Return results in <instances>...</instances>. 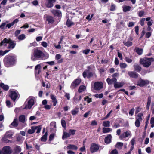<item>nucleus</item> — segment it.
Masks as SVG:
<instances>
[{"label": "nucleus", "instance_id": "obj_34", "mask_svg": "<svg viewBox=\"0 0 154 154\" xmlns=\"http://www.w3.org/2000/svg\"><path fill=\"white\" fill-rule=\"evenodd\" d=\"M46 5L48 8H51L53 6V3L48 0H46Z\"/></svg>", "mask_w": 154, "mask_h": 154}, {"label": "nucleus", "instance_id": "obj_26", "mask_svg": "<svg viewBox=\"0 0 154 154\" xmlns=\"http://www.w3.org/2000/svg\"><path fill=\"white\" fill-rule=\"evenodd\" d=\"M0 86L1 88H2L5 91H7L9 89V86L7 85H4L3 83H0Z\"/></svg>", "mask_w": 154, "mask_h": 154}, {"label": "nucleus", "instance_id": "obj_48", "mask_svg": "<svg viewBox=\"0 0 154 154\" xmlns=\"http://www.w3.org/2000/svg\"><path fill=\"white\" fill-rule=\"evenodd\" d=\"M9 22L8 21H6V22L3 23L0 26V28L1 29H5L4 27L6 25L7 23H8Z\"/></svg>", "mask_w": 154, "mask_h": 154}, {"label": "nucleus", "instance_id": "obj_36", "mask_svg": "<svg viewBox=\"0 0 154 154\" xmlns=\"http://www.w3.org/2000/svg\"><path fill=\"white\" fill-rule=\"evenodd\" d=\"M48 133L46 132L45 134L41 138V140L42 142H45L47 140Z\"/></svg>", "mask_w": 154, "mask_h": 154}, {"label": "nucleus", "instance_id": "obj_27", "mask_svg": "<svg viewBox=\"0 0 154 154\" xmlns=\"http://www.w3.org/2000/svg\"><path fill=\"white\" fill-rule=\"evenodd\" d=\"M7 137L3 136L2 139V140L6 143H11L12 141L7 139Z\"/></svg>", "mask_w": 154, "mask_h": 154}, {"label": "nucleus", "instance_id": "obj_64", "mask_svg": "<svg viewBox=\"0 0 154 154\" xmlns=\"http://www.w3.org/2000/svg\"><path fill=\"white\" fill-rule=\"evenodd\" d=\"M134 25V23L133 22H130L128 25L129 27H132Z\"/></svg>", "mask_w": 154, "mask_h": 154}, {"label": "nucleus", "instance_id": "obj_54", "mask_svg": "<svg viewBox=\"0 0 154 154\" xmlns=\"http://www.w3.org/2000/svg\"><path fill=\"white\" fill-rule=\"evenodd\" d=\"M150 124H151V127L153 128L154 127V117H152L150 120Z\"/></svg>", "mask_w": 154, "mask_h": 154}, {"label": "nucleus", "instance_id": "obj_41", "mask_svg": "<svg viewBox=\"0 0 154 154\" xmlns=\"http://www.w3.org/2000/svg\"><path fill=\"white\" fill-rule=\"evenodd\" d=\"M103 125L104 127H109L110 126V122L107 121H104L103 123Z\"/></svg>", "mask_w": 154, "mask_h": 154}, {"label": "nucleus", "instance_id": "obj_55", "mask_svg": "<svg viewBox=\"0 0 154 154\" xmlns=\"http://www.w3.org/2000/svg\"><path fill=\"white\" fill-rule=\"evenodd\" d=\"M89 72V70H86L83 73V76L84 78L87 77V74L88 72Z\"/></svg>", "mask_w": 154, "mask_h": 154}, {"label": "nucleus", "instance_id": "obj_13", "mask_svg": "<svg viewBox=\"0 0 154 154\" xmlns=\"http://www.w3.org/2000/svg\"><path fill=\"white\" fill-rule=\"evenodd\" d=\"M149 82L148 80H143L141 79L139 80L137 83V85L140 86H143L148 84Z\"/></svg>", "mask_w": 154, "mask_h": 154}, {"label": "nucleus", "instance_id": "obj_31", "mask_svg": "<svg viewBox=\"0 0 154 154\" xmlns=\"http://www.w3.org/2000/svg\"><path fill=\"white\" fill-rule=\"evenodd\" d=\"M151 98L150 96H149L148 98L147 102L146 105V109L148 110L149 108L150 105L151 103Z\"/></svg>", "mask_w": 154, "mask_h": 154}, {"label": "nucleus", "instance_id": "obj_25", "mask_svg": "<svg viewBox=\"0 0 154 154\" xmlns=\"http://www.w3.org/2000/svg\"><path fill=\"white\" fill-rule=\"evenodd\" d=\"M14 154H18L21 151V148L20 146H17L14 149Z\"/></svg>", "mask_w": 154, "mask_h": 154}, {"label": "nucleus", "instance_id": "obj_18", "mask_svg": "<svg viewBox=\"0 0 154 154\" xmlns=\"http://www.w3.org/2000/svg\"><path fill=\"white\" fill-rule=\"evenodd\" d=\"M128 74L131 77L136 78L138 77V74L134 72L129 71Z\"/></svg>", "mask_w": 154, "mask_h": 154}, {"label": "nucleus", "instance_id": "obj_53", "mask_svg": "<svg viewBox=\"0 0 154 154\" xmlns=\"http://www.w3.org/2000/svg\"><path fill=\"white\" fill-rule=\"evenodd\" d=\"M84 100L85 101H87L88 103H89L92 102L91 98H89L88 96L84 98Z\"/></svg>", "mask_w": 154, "mask_h": 154}, {"label": "nucleus", "instance_id": "obj_7", "mask_svg": "<svg viewBox=\"0 0 154 154\" xmlns=\"http://www.w3.org/2000/svg\"><path fill=\"white\" fill-rule=\"evenodd\" d=\"M143 114L142 113H139L137 116V117H136V121L135 122V126L137 127H139L140 126V122H142V117Z\"/></svg>", "mask_w": 154, "mask_h": 154}, {"label": "nucleus", "instance_id": "obj_40", "mask_svg": "<svg viewBox=\"0 0 154 154\" xmlns=\"http://www.w3.org/2000/svg\"><path fill=\"white\" fill-rule=\"evenodd\" d=\"M76 130L74 129H69L68 131V133L70 136L71 135H74L75 133Z\"/></svg>", "mask_w": 154, "mask_h": 154}, {"label": "nucleus", "instance_id": "obj_17", "mask_svg": "<svg viewBox=\"0 0 154 154\" xmlns=\"http://www.w3.org/2000/svg\"><path fill=\"white\" fill-rule=\"evenodd\" d=\"M124 85L123 82H119L116 81L114 84V87L115 88H119L123 86Z\"/></svg>", "mask_w": 154, "mask_h": 154}, {"label": "nucleus", "instance_id": "obj_2", "mask_svg": "<svg viewBox=\"0 0 154 154\" xmlns=\"http://www.w3.org/2000/svg\"><path fill=\"white\" fill-rule=\"evenodd\" d=\"M15 61V57L14 56L6 57L4 60L5 65L6 67H10L14 64Z\"/></svg>", "mask_w": 154, "mask_h": 154}, {"label": "nucleus", "instance_id": "obj_60", "mask_svg": "<svg viewBox=\"0 0 154 154\" xmlns=\"http://www.w3.org/2000/svg\"><path fill=\"white\" fill-rule=\"evenodd\" d=\"M61 57V55L60 54H57L56 55L55 59L56 60H59Z\"/></svg>", "mask_w": 154, "mask_h": 154}, {"label": "nucleus", "instance_id": "obj_1", "mask_svg": "<svg viewBox=\"0 0 154 154\" xmlns=\"http://www.w3.org/2000/svg\"><path fill=\"white\" fill-rule=\"evenodd\" d=\"M44 54L43 52L40 50L35 48L33 50L31 56V59L33 61H35L41 58Z\"/></svg>", "mask_w": 154, "mask_h": 154}, {"label": "nucleus", "instance_id": "obj_37", "mask_svg": "<svg viewBox=\"0 0 154 154\" xmlns=\"http://www.w3.org/2000/svg\"><path fill=\"white\" fill-rule=\"evenodd\" d=\"M136 52L139 55H141L143 52V50L142 48H136L135 49Z\"/></svg>", "mask_w": 154, "mask_h": 154}, {"label": "nucleus", "instance_id": "obj_50", "mask_svg": "<svg viewBox=\"0 0 154 154\" xmlns=\"http://www.w3.org/2000/svg\"><path fill=\"white\" fill-rule=\"evenodd\" d=\"M79 110L78 109H75L72 110L71 111L72 114L75 115L78 112Z\"/></svg>", "mask_w": 154, "mask_h": 154}, {"label": "nucleus", "instance_id": "obj_4", "mask_svg": "<svg viewBox=\"0 0 154 154\" xmlns=\"http://www.w3.org/2000/svg\"><path fill=\"white\" fill-rule=\"evenodd\" d=\"M6 43L9 44L8 48H14L16 45V44L11 40L9 39H7L6 38H5L0 43V46L4 45V44Z\"/></svg>", "mask_w": 154, "mask_h": 154}, {"label": "nucleus", "instance_id": "obj_32", "mask_svg": "<svg viewBox=\"0 0 154 154\" xmlns=\"http://www.w3.org/2000/svg\"><path fill=\"white\" fill-rule=\"evenodd\" d=\"M70 137V136H69V133H67L66 131H64L63 134L62 138L63 139H64Z\"/></svg>", "mask_w": 154, "mask_h": 154}, {"label": "nucleus", "instance_id": "obj_61", "mask_svg": "<svg viewBox=\"0 0 154 154\" xmlns=\"http://www.w3.org/2000/svg\"><path fill=\"white\" fill-rule=\"evenodd\" d=\"M54 134H51L49 137V140L51 141L52 140L54 137Z\"/></svg>", "mask_w": 154, "mask_h": 154}, {"label": "nucleus", "instance_id": "obj_38", "mask_svg": "<svg viewBox=\"0 0 154 154\" xmlns=\"http://www.w3.org/2000/svg\"><path fill=\"white\" fill-rule=\"evenodd\" d=\"M25 117L24 115H21L19 117V121L24 123L25 122Z\"/></svg>", "mask_w": 154, "mask_h": 154}, {"label": "nucleus", "instance_id": "obj_11", "mask_svg": "<svg viewBox=\"0 0 154 154\" xmlns=\"http://www.w3.org/2000/svg\"><path fill=\"white\" fill-rule=\"evenodd\" d=\"M18 96V94L14 91H11L10 92V97L14 101Z\"/></svg>", "mask_w": 154, "mask_h": 154}, {"label": "nucleus", "instance_id": "obj_42", "mask_svg": "<svg viewBox=\"0 0 154 154\" xmlns=\"http://www.w3.org/2000/svg\"><path fill=\"white\" fill-rule=\"evenodd\" d=\"M123 43L125 46L127 47L131 46L132 45V43L129 41H127L126 42H123Z\"/></svg>", "mask_w": 154, "mask_h": 154}, {"label": "nucleus", "instance_id": "obj_23", "mask_svg": "<svg viewBox=\"0 0 154 154\" xmlns=\"http://www.w3.org/2000/svg\"><path fill=\"white\" fill-rule=\"evenodd\" d=\"M112 137L111 134H109L108 135L105 139V142L106 143L108 144L111 141Z\"/></svg>", "mask_w": 154, "mask_h": 154}, {"label": "nucleus", "instance_id": "obj_9", "mask_svg": "<svg viewBox=\"0 0 154 154\" xmlns=\"http://www.w3.org/2000/svg\"><path fill=\"white\" fill-rule=\"evenodd\" d=\"M94 87L95 90H100L103 88V84L100 82H95L94 84Z\"/></svg>", "mask_w": 154, "mask_h": 154}, {"label": "nucleus", "instance_id": "obj_62", "mask_svg": "<svg viewBox=\"0 0 154 154\" xmlns=\"http://www.w3.org/2000/svg\"><path fill=\"white\" fill-rule=\"evenodd\" d=\"M151 32H147L146 34V37L147 38H149L151 36Z\"/></svg>", "mask_w": 154, "mask_h": 154}, {"label": "nucleus", "instance_id": "obj_33", "mask_svg": "<svg viewBox=\"0 0 154 154\" xmlns=\"http://www.w3.org/2000/svg\"><path fill=\"white\" fill-rule=\"evenodd\" d=\"M86 89L85 86L84 85H81L79 88L78 91L79 93H81L83 91Z\"/></svg>", "mask_w": 154, "mask_h": 154}, {"label": "nucleus", "instance_id": "obj_21", "mask_svg": "<svg viewBox=\"0 0 154 154\" xmlns=\"http://www.w3.org/2000/svg\"><path fill=\"white\" fill-rule=\"evenodd\" d=\"M19 21V20L17 19H16L14 20V21L12 23L7 24L6 25V27L8 28V29L10 28L11 26H13L14 24L17 23Z\"/></svg>", "mask_w": 154, "mask_h": 154}, {"label": "nucleus", "instance_id": "obj_8", "mask_svg": "<svg viewBox=\"0 0 154 154\" xmlns=\"http://www.w3.org/2000/svg\"><path fill=\"white\" fill-rule=\"evenodd\" d=\"M99 146L95 143H92L91 145L90 150L91 153H94L97 151L99 149Z\"/></svg>", "mask_w": 154, "mask_h": 154}, {"label": "nucleus", "instance_id": "obj_57", "mask_svg": "<svg viewBox=\"0 0 154 154\" xmlns=\"http://www.w3.org/2000/svg\"><path fill=\"white\" fill-rule=\"evenodd\" d=\"M50 97L52 100V102L56 101V99L55 97L53 95L51 94L50 95Z\"/></svg>", "mask_w": 154, "mask_h": 154}, {"label": "nucleus", "instance_id": "obj_19", "mask_svg": "<svg viewBox=\"0 0 154 154\" xmlns=\"http://www.w3.org/2000/svg\"><path fill=\"white\" fill-rule=\"evenodd\" d=\"M46 20L48 23L52 24L54 22V18L51 16H47L46 17Z\"/></svg>", "mask_w": 154, "mask_h": 154}, {"label": "nucleus", "instance_id": "obj_14", "mask_svg": "<svg viewBox=\"0 0 154 154\" xmlns=\"http://www.w3.org/2000/svg\"><path fill=\"white\" fill-rule=\"evenodd\" d=\"M117 80V79L115 78H113L111 79L109 78H108L106 79V81L109 85H112L113 83L114 84Z\"/></svg>", "mask_w": 154, "mask_h": 154}, {"label": "nucleus", "instance_id": "obj_45", "mask_svg": "<svg viewBox=\"0 0 154 154\" xmlns=\"http://www.w3.org/2000/svg\"><path fill=\"white\" fill-rule=\"evenodd\" d=\"M9 51V50H6L4 51L2 50L0 51V56H3L6 53L8 52Z\"/></svg>", "mask_w": 154, "mask_h": 154}, {"label": "nucleus", "instance_id": "obj_10", "mask_svg": "<svg viewBox=\"0 0 154 154\" xmlns=\"http://www.w3.org/2000/svg\"><path fill=\"white\" fill-rule=\"evenodd\" d=\"M131 133L129 131H126L122 133L119 136V138L121 139L131 137Z\"/></svg>", "mask_w": 154, "mask_h": 154}, {"label": "nucleus", "instance_id": "obj_30", "mask_svg": "<svg viewBox=\"0 0 154 154\" xmlns=\"http://www.w3.org/2000/svg\"><path fill=\"white\" fill-rule=\"evenodd\" d=\"M67 26L69 27L72 26L73 25L74 23L73 22H72L69 19H68L66 23Z\"/></svg>", "mask_w": 154, "mask_h": 154}, {"label": "nucleus", "instance_id": "obj_15", "mask_svg": "<svg viewBox=\"0 0 154 154\" xmlns=\"http://www.w3.org/2000/svg\"><path fill=\"white\" fill-rule=\"evenodd\" d=\"M41 66L40 64L37 65L35 66V75H38L41 72Z\"/></svg>", "mask_w": 154, "mask_h": 154}, {"label": "nucleus", "instance_id": "obj_5", "mask_svg": "<svg viewBox=\"0 0 154 154\" xmlns=\"http://www.w3.org/2000/svg\"><path fill=\"white\" fill-rule=\"evenodd\" d=\"M12 152V149L9 146H5L0 150V154H11Z\"/></svg>", "mask_w": 154, "mask_h": 154}, {"label": "nucleus", "instance_id": "obj_63", "mask_svg": "<svg viewBox=\"0 0 154 154\" xmlns=\"http://www.w3.org/2000/svg\"><path fill=\"white\" fill-rule=\"evenodd\" d=\"M144 14V12L143 11H140L138 13V16L140 17H142Z\"/></svg>", "mask_w": 154, "mask_h": 154}, {"label": "nucleus", "instance_id": "obj_47", "mask_svg": "<svg viewBox=\"0 0 154 154\" xmlns=\"http://www.w3.org/2000/svg\"><path fill=\"white\" fill-rule=\"evenodd\" d=\"M35 128V130L37 129L36 133H39L41 129V127L40 126H34Z\"/></svg>", "mask_w": 154, "mask_h": 154}, {"label": "nucleus", "instance_id": "obj_46", "mask_svg": "<svg viewBox=\"0 0 154 154\" xmlns=\"http://www.w3.org/2000/svg\"><path fill=\"white\" fill-rule=\"evenodd\" d=\"M131 7L129 6H126L123 8V11L124 12H127L130 11L131 9Z\"/></svg>", "mask_w": 154, "mask_h": 154}, {"label": "nucleus", "instance_id": "obj_44", "mask_svg": "<svg viewBox=\"0 0 154 154\" xmlns=\"http://www.w3.org/2000/svg\"><path fill=\"white\" fill-rule=\"evenodd\" d=\"M121 68H125L127 66V64L125 63H121L119 64Z\"/></svg>", "mask_w": 154, "mask_h": 154}, {"label": "nucleus", "instance_id": "obj_49", "mask_svg": "<svg viewBox=\"0 0 154 154\" xmlns=\"http://www.w3.org/2000/svg\"><path fill=\"white\" fill-rule=\"evenodd\" d=\"M61 124L62 125V126L64 128H66V123L65 121L63 119H62L61 120Z\"/></svg>", "mask_w": 154, "mask_h": 154}, {"label": "nucleus", "instance_id": "obj_59", "mask_svg": "<svg viewBox=\"0 0 154 154\" xmlns=\"http://www.w3.org/2000/svg\"><path fill=\"white\" fill-rule=\"evenodd\" d=\"M134 110L135 109L134 108H132L131 109L129 112V114L131 115V116L133 115L134 114Z\"/></svg>", "mask_w": 154, "mask_h": 154}, {"label": "nucleus", "instance_id": "obj_56", "mask_svg": "<svg viewBox=\"0 0 154 154\" xmlns=\"http://www.w3.org/2000/svg\"><path fill=\"white\" fill-rule=\"evenodd\" d=\"M145 20V18H143L140 20V24L141 26H143L144 25V21Z\"/></svg>", "mask_w": 154, "mask_h": 154}, {"label": "nucleus", "instance_id": "obj_39", "mask_svg": "<svg viewBox=\"0 0 154 154\" xmlns=\"http://www.w3.org/2000/svg\"><path fill=\"white\" fill-rule=\"evenodd\" d=\"M35 131V128L34 126H32L31 128V129H29L28 131V133L29 134H32L34 133Z\"/></svg>", "mask_w": 154, "mask_h": 154}, {"label": "nucleus", "instance_id": "obj_22", "mask_svg": "<svg viewBox=\"0 0 154 154\" xmlns=\"http://www.w3.org/2000/svg\"><path fill=\"white\" fill-rule=\"evenodd\" d=\"M82 98V97L80 95H78L75 94L73 98L74 102L75 103H77L80 101Z\"/></svg>", "mask_w": 154, "mask_h": 154}, {"label": "nucleus", "instance_id": "obj_43", "mask_svg": "<svg viewBox=\"0 0 154 154\" xmlns=\"http://www.w3.org/2000/svg\"><path fill=\"white\" fill-rule=\"evenodd\" d=\"M26 38V36L24 34H22L18 37L17 38L19 40H22Z\"/></svg>", "mask_w": 154, "mask_h": 154}, {"label": "nucleus", "instance_id": "obj_3", "mask_svg": "<svg viewBox=\"0 0 154 154\" xmlns=\"http://www.w3.org/2000/svg\"><path fill=\"white\" fill-rule=\"evenodd\" d=\"M153 58H146L145 59H140V63L143 65V66L148 67L151 65V62L154 61Z\"/></svg>", "mask_w": 154, "mask_h": 154}, {"label": "nucleus", "instance_id": "obj_35", "mask_svg": "<svg viewBox=\"0 0 154 154\" xmlns=\"http://www.w3.org/2000/svg\"><path fill=\"white\" fill-rule=\"evenodd\" d=\"M134 67L135 70L137 72H139L141 70V67L138 65L135 64L134 65Z\"/></svg>", "mask_w": 154, "mask_h": 154}, {"label": "nucleus", "instance_id": "obj_16", "mask_svg": "<svg viewBox=\"0 0 154 154\" xmlns=\"http://www.w3.org/2000/svg\"><path fill=\"white\" fill-rule=\"evenodd\" d=\"M14 132L12 131H7L4 136L8 138H11Z\"/></svg>", "mask_w": 154, "mask_h": 154}, {"label": "nucleus", "instance_id": "obj_24", "mask_svg": "<svg viewBox=\"0 0 154 154\" xmlns=\"http://www.w3.org/2000/svg\"><path fill=\"white\" fill-rule=\"evenodd\" d=\"M67 149L76 150L77 149V147L74 145L69 144L67 147Z\"/></svg>", "mask_w": 154, "mask_h": 154}, {"label": "nucleus", "instance_id": "obj_58", "mask_svg": "<svg viewBox=\"0 0 154 154\" xmlns=\"http://www.w3.org/2000/svg\"><path fill=\"white\" fill-rule=\"evenodd\" d=\"M125 60L126 62L129 63H131L132 61V59L129 58L128 57H125Z\"/></svg>", "mask_w": 154, "mask_h": 154}, {"label": "nucleus", "instance_id": "obj_12", "mask_svg": "<svg viewBox=\"0 0 154 154\" xmlns=\"http://www.w3.org/2000/svg\"><path fill=\"white\" fill-rule=\"evenodd\" d=\"M81 80L80 79H77L73 81L72 83L71 87L72 88H74L77 87L80 83Z\"/></svg>", "mask_w": 154, "mask_h": 154}, {"label": "nucleus", "instance_id": "obj_28", "mask_svg": "<svg viewBox=\"0 0 154 154\" xmlns=\"http://www.w3.org/2000/svg\"><path fill=\"white\" fill-rule=\"evenodd\" d=\"M112 129L110 128H103V132L104 133H106L112 131Z\"/></svg>", "mask_w": 154, "mask_h": 154}, {"label": "nucleus", "instance_id": "obj_29", "mask_svg": "<svg viewBox=\"0 0 154 154\" xmlns=\"http://www.w3.org/2000/svg\"><path fill=\"white\" fill-rule=\"evenodd\" d=\"M18 124V122L17 119L15 118L14 119L13 122L11 123V125L13 126L14 127H17Z\"/></svg>", "mask_w": 154, "mask_h": 154}, {"label": "nucleus", "instance_id": "obj_52", "mask_svg": "<svg viewBox=\"0 0 154 154\" xmlns=\"http://www.w3.org/2000/svg\"><path fill=\"white\" fill-rule=\"evenodd\" d=\"M123 144L122 143L119 142L117 143L116 146V147L119 148L120 147H122L123 146Z\"/></svg>", "mask_w": 154, "mask_h": 154}, {"label": "nucleus", "instance_id": "obj_51", "mask_svg": "<svg viewBox=\"0 0 154 154\" xmlns=\"http://www.w3.org/2000/svg\"><path fill=\"white\" fill-rule=\"evenodd\" d=\"M103 94L102 93L100 94H95L94 95V97L98 98H101L103 97Z\"/></svg>", "mask_w": 154, "mask_h": 154}, {"label": "nucleus", "instance_id": "obj_6", "mask_svg": "<svg viewBox=\"0 0 154 154\" xmlns=\"http://www.w3.org/2000/svg\"><path fill=\"white\" fill-rule=\"evenodd\" d=\"M27 104L26 105L24 109H30L34 104V100L33 97H29L27 100Z\"/></svg>", "mask_w": 154, "mask_h": 154}, {"label": "nucleus", "instance_id": "obj_20", "mask_svg": "<svg viewBox=\"0 0 154 154\" xmlns=\"http://www.w3.org/2000/svg\"><path fill=\"white\" fill-rule=\"evenodd\" d=\"M51 12L55 16H57L59 17L61 16V12L59 10H52L51 11Z\"/></svg>", "mask_w": 154, "mask_h": 154}]
</instances>
